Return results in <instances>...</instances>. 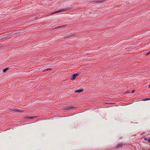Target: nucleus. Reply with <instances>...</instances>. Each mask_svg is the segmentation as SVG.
Masks as SVG:
<instances>
[{
    "mask_svg": "<svg viewBox=\"0 0 150 150\" xmlns=\"http://www.w3.org/2000/svg\"><path fill=\"white\" fill-rule=\"evenodd\" d=\"M75 108V107L73 106H67L64 108V110H69L71 109H74Z\"/></svg>",
    "mask_w": 150,
    "mask_h": 150,
    "instance_id": "f257e3e1",
    "label": "nucleus"
},
{
    "mask_svg": "<svg viewBox=\"0 0 150 150\" xmlns=\"http://www.w3.org/2000/svg\"><path fill=\"white\" fill-rule=\"evenodd\" d=\"M79 75V73H76L74 74L73 75V77L71 78V80H74L75 79L76 77V76H78Z\"/></svg>",
    "mask_w": 150,
    "mask_h": 150,
    "instance_id": "f03ea898",
    "label": "nucleus"
},
{
    "mask_svg": "<svg viewBox=\"0 0 150 150\" xmlns=\"http://www.w3.org/2000/svg\"><path fill=\"white\" fill-rule=\"evenodd\" d=\"M67 10V9H62L61 10H58V11H55V12H54L53 13H52V14H54V13H59V12H60L64 11H65L66 10Z\"/></svg>",
    "mask_w": 150,
    "mask_h": 150,
    "instance_id": "7ed1b4c3",
    "label": "nucleus"
},
{
    "mask_svg": "<svg viewBox=\"0 0 150 150\" xmlns=\"http://www.w3.org/2000/svg\"><path fill=\"white\" fill-rule=\"evenodd\" d=\"M83 91V89H79V90H76L74 92L75 93H79L82 92Z\"/></svg>",
    "mask_w": 150,
    "mask_h": 150,
    "instance_id": "20e7f679",
    "label": "nucleus"
},
{
    "mask_svg": "<svg viewBox=\"0 0 150 150\" xmlns=\"http://www.w3.org/2000/svg\"><path fill=\"white\" fill-rule=\"evenodd\" d=\"M122 145V143H120L118 144L117 145V148H118L120 147H121Z\"/></svg>",
    "mask_w": 150,
    "mask_h": 150,
    "instance_id": "39448f33",
    "label": "nucleus"
},
{
    "mask_svg": "<svg viewBox=\"0 0 150 150\" xmlns=\"http://www.w3.org/2000/svg\"><path fill=\"white\" fill-rule=\"evenodd\" d=\"M13 110L16 112H21L22 111L21 110H20L19 109H13Z\"/></svg>",
    "mask_w": 150,
    "mask_h": 150,
    "instance_id": "423d86ee",
    "label": "nucleus"
},
{
    "mask_svg": "<svg viewBox=\"0 0 150 150\" xmlns=\"http://www.w3.org/2000/svg\"><path fill=\"white\" fill-rule=\"evenodd\" d=\"M150 100V98H146L145 99H142L141 100L142 101H145Z\"/></svg>",
    "mask_w": 150,
    "mask_h": 150,
    "instance_id": "0eeeda50",
    "label": "nucleus"
},
{
    "mask_svg": "<svg viewBox=\"0 0 150 150\" xmlns=\"http://www.w3.org/2000/svg\"><path fill=\"white\" fill-rule=\"evenodd\" d=\"M9 69L8 68V67H7V68H6L5 69H3V71L4 72H6L7 70H8V69Z\"/></svg>",
    "mask_w": 150,
    "mask_h": 150,
    "instance_id": "6e6552de",
    "label": "nucleus"
},
{
    "mask_svg": "<svg viewBox=\"0 0 150 150\" xmlns=\"http://www.w3.org/2000/svg\"><path fill=\"white\" fill-rule=\"evenodd\" d=\"M34 118V117H30V116L28 117H27V118H28V119H33Z\"/></svg>",
    "mask_w": 150,
    "mask_h": 150,
    "instance_id": "1a4fd4ad",
    "label": "nucleus"
},
{
    "mask_svg": "<svg viewBox=\"0 0 150 150\" xmlns=\"http://www.w3.org/2000/svg\"><path fill=\"white\" fill-rule=\"evenodd\" d=\"M150 53V51L148 52V53H147L146 54V55H148Z\"/></svg>",
    "mask_w": 150,
    "mask_h": 150,
    "instance_id": "9d476101",
    "label": "nucleus"
},
{
    "mask_svg": "<svg viewBox=\"0 0 150 150\" xmlns=\"http://www.w3.org/2000/svg\"><path fill=\"white\" fill-rule=\"evenodd\" d=\"M134 90H132V91H131V93H133L134 92Z\"/></svg>",
    "mask_w": 150,
    "mask_h": 150,
    "instance_id": "9b49d317",
    "label": "nucleus"
},
{
    "mask_svg": "<svg viewBox=\"0 0 150 150\" xmlns=\"http://www.w3.org/2000/svg\"><path fill=\"white\" fill-rule=\"evenodd\" d=\"M50 69H46V70L47 71Z\"/></svg>",
    "mask_w": 150,
    "mask_h": 150,
    "instance_id": "f8f14e48",
    "label": "nucleus"
},
{
    "mask_svg": "<svg viewBox=\"0 0 150 150\" xmlns=\"http://www.w3.org/2000/svg\"><path fill=\"white\" fill-rule=\"evenodd\" d=\"M96 2H100V3H101L102 2V1H96Z\"/></svg>",
    "mask_w": 150,
    "mask_h": 150,
    "instance_id": "ddd939ff",
    "label": "nucleus"
},
{
    "mask_svg": "<svg viewBox=\"0 0 150 150\" xmlns=\"http://www.w3.org/2000/svg\"><path fill=\"white\" fill-rule=\"evenodd\" d=\"M148 141L149 142H150V139H148Z\"/></svg>",
    "mask_w": 150,
    "mask_h": 150,
    "instance_id": "4468645a",
    "label": "nucleus"
},
{
    "mask_svg": "<svg viewBox=\"0 0 150 150\" xmlns=\"http://www.w3.org/2000/svg\"><path fill=\"white\" fill-rule=\"evenodd\" d=\"M149 88H150V85L149 86Z\"/></svg>",
    "mask_w": 150,
    "mask_h": 150,
    "instance_id": "2eb2a0df",
    "label": "nucleus"
}]
</instances>
